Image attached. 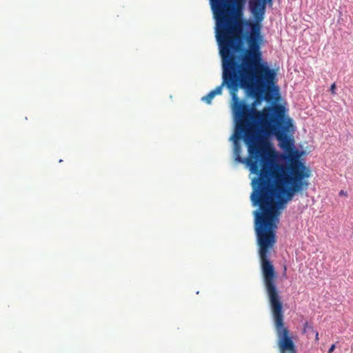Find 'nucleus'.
Here are the masks:
<instances>
[{"mask_svg": "<svg viewBox=\"0 0 353 353\" xmlns=\"http://www.w3.org/2000/svg\"><path fill=\"white\" fill-rule=\"evenodd\" d=\"M259 131L261 134L268 140V137L274 135L279 142L280 147L289 154L290 164L291 159H299L300 154L297 150H294V139L288 136L290 128H292V121L290 119H285V108L281 105L268 106L259 111L255 108ZM302 163H303L302 162Z\"/></svg>", "mask_w": 353, "mask_h": 353, "instance_id": "nucleus-5", "label": "nucleus"}, {"mask_svg": "<svg viewBox=\"0 0 353 353\" xmlns=\"http://www.w3.org/2000/svg\"><path fill=\"white\" fill-rule=\"evenodd\" d=\"M244 0H210L216 19V39L234 53L259 65H268L263 62L261 46L263 40L261 22L264 19L265 1L250 0V9L254 21L243 19Z\"/></svg>", "mask_w": 353, "mask_h": 353, "instance_id": "nucleus-2", "label": "nucleus"}, {"mask_svg": "<svg viewBox=\"0 0 353 353\" xmlns=\"http://www.w3.org/2000/svg\"><path fill=\"white\" fill-rule=\"evenodd\" d=\"M233 158L245 163L251 173L252 192L250 199L259 209L286 204L296 192L307 189L305 180L311 175L310 168L297 159L290 164H281L263 134L259 131L255 109L235 119Z\"/></svg>", "mask_w": 353, "mask_h": 353, "instance_id": "nucleus-1", "label": "nucleus"}, {"mask_svg": "<svg viewBox=\"0 0 353 353\" xmlns=\"http://www.w3.org/2000/svg\"><path fill=\"white\" fill-rule=\"evenodd\" d=\"M280 353H296L295 343L291 335L277 338Z\"/></svg>", "mask_w": 353, "mask_h": 353, "instance_id": "nucleus-6", "label": "nucleus"}, {"mask_svg": "<svg viewBox=\"0 0 353 353\" xmlns=\"http://www.w3.org/2000/svg\"><path fill=\"white\" fill-rule=\"evenodd\" d=\"M310 330L312 331V332H314V330L313 328V326L310 325L307 322H306L305 324H304V328H303V332H306L307 330Z\"/></svg>", "mask_w": 353, "mask_h": 353, "instance_id": "nucleus-7", "label": "nucleus"}, {"mask_svg": "<svg viewBox=\"0 0 353 353\" xmlns=\"http://www.w3.org/2000/svg\"><path fill=\"white\" fill-rule=\"evenodd\" d=\"M219 47L222 59V83L203 97L202 101L210 104L216 95L221 94L225 86L231 94L232 110L236 119L256 108L255 103L248 104L239 99V89H244L257 100L262 99L265 92H268L274 85L276 73L268 65H259L223 46Z\"/></svg>", "mask_w": 353, "mask_h": 353, "instance_id": "nucleus-3", "label": "nucleus"}, {"mask_svg": "<svg viewBox=\"0 0 353 353\" xmlns=\"http://www.w3.org/2000/svg\"><path fill=\"white\" fill-rule=\"evenodd\" d=\"M272 0H264V2L265 1V4L267 3H271Z\"/></svg>", "mask_w": 353, "mask_h": 353, "instance_id": "nucleus-12", "label": "nucleus"}, {"mask_svg": "<svg viewBox=\"0 0 353 353\" xmlns=\"http://www.w3.org/2000/svg\"><path fill=\"white\" fill-rule=\"evenodd\" d=\"M336 345L334 344H332L330 349L328 350V353H332L334 350H335Z\"/></svg>", "mask_w": 353, "mask_h": 353, "instance_id": "nucleus-9", "label": "nucleus"}, {"mask_svg": "<svg viewBox=\"0 0 353 353\" xmlns=\"http://www.w3.org/2000/svg\"><path fill=\"white\" fill-rule=\"evenodd\" d=\"M285 204H278L254 212V228L259 247V252L261 262L264 284L269 298L278 337L290 335L283 321V303L276 286V274L269 260L270 250L276 242V229L279 222L281 210Z\"/></svg>", "mask_w": 353, "mask_h": 353, "instance_id": "nucleus-4", "label": "nucleus"}, {"mask_svg": "<svg viewBox=\"0 0 353 353\" xmlns=\"http://www.w3.org/2000/svg\"><path fill=\"white\" fill-rule=\"evenodd\" d=\"M335 90H336V85L335 83H334L331 87H330V91L332 92V94H335L336 92H335Z\"/></svg>", "mask_w": 353, "mask_h": 353, "instance_id": "nucleus-8", "label": "nucleus"}, {"mask_svg": "<svg viewBox=\"0 0 353 353\" xmlns=\"http://www.w3.org/2000/svg\"><path fill=\"white\" fill-rule=\"evenodd\" d=\"M314 333L315 334V341L318 342L319 340V332L314 330Z\"/></svg>", "mask_w": 353, "mask_h": 353, "instance_id": "nucleus-11", "label": "nucleus"}, {"mask_svg": "<svg viewBox=\"0 0 353 353\" xmlns=\"http://www.w3.org/2000/svg\"><path fill=\"white\" fill-rule=\"evenodd\" d=\"M339 195H340V196H347V192H345V191H344V190H341L339 192Z\"/></svg>", "mask_w": 353, "mask_h": 353, "instance_id": "nucleus-10", "label": "nucleus"}]
</instances>
